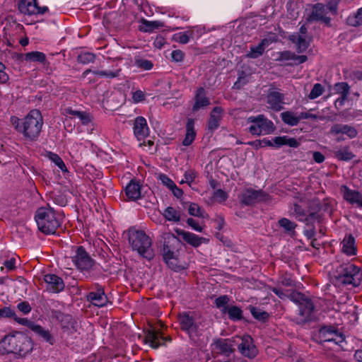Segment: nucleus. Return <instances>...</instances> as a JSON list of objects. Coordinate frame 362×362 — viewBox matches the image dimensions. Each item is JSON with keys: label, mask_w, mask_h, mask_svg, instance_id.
Masks as SVG:
<instances>
[{"label": "nucleus", "mask_w": 362, "mask_h": 362, "mask_svg": "<svg viewBox=\"0 0 362 362\" xmlns=\"http://www.w3.org/2000/svg\"><path fill=\"white\" fill-rule=\"evenodd\" d=\"M33 348L31 339L26 334L16 332L5 336L0 341V353L7 354H16L20 356H25Z\"/></svg>", "instance_id": "nucleus-1"}, {"label": "nucleus", "mask_w": 362, "mask_h": 362, "mask_svg": "<svg viewBox=\"0 0 362 362\" xmlns=\"http://www.w3.org/2000/svg\"><path fill=\"white\" fill-rule=\"evenodd\" d=\"M180 329L185 332L191 339L202 335L206 329V320L194 311L179 313L177 317Z\"/></svg>", "instance_id": "nucleus-2"}, {"label": "nucleus", "mask_w": 362, "mask_h": 362, "mask_svg": "<svg viewBox=\"0 0 362 362\" xmlns=\"http://www.w3.org/2000/svg\"><path fill=\"white\" fill-rule=\"evenodd\" d=\"M16 129L30 141H35L40 136L43 125V117L40 110L33 109L24 117L21 123L18 118Z\"/></svg>", "instance_id": "nucleus-3"}, {"label": "nucleus", "mask_w": 362, "mask_h": 362, "mask_svg": "<svg viewBox=\"0 0 362 362\" xmlns=\"http://www.w3.org/2000/svg\"><path fill=\"white\" fill-rule=\"evenodd\" d=\"M39 230L45 234H54L61 226L63 216L51 207L39 208L35 216Z\"/></svg>", "instance_id": "nucleus-4"}, {"label": "nucleus", "mask_w": 362, "mask_h": 362, "mask_svg": "<svg viewBox=\"0 0 362 362\" xmlns=\"http://www.w3.org/2000/svg\"><path fill=\"white\" fill-rule=\"evenodd\" d=\"M129 243L133 250L148 260L154 257L152 240L143 230L130 229L128 231Z\"/></svg>", "instance_id": "nucleus-5"}, {"label": "nucleus", "mask_w": 362, "mask_h": 362, "mask_svg": "<svg viewBox=\"0 0 362 362\" xmlns=\"http://www.w3.org/2000/svg\"><path fill=\"white\" fill-rule=\"evenodd\" d=\"M180 244L179 239L173 234L168 233L164 238L163 257L168 266L174 271H180L186 268L179 259L176 245Z\"/></svg>", "instance_id": "nucleus-6"}, {"label": "nucleus", "mask_w": 362, "mask_h": 362, "mask_svg": "<svg viewBox=\"0 0 362 362\" xmlns=\"http://www.w3.org/2000/svg\"><path fill=\"white\" fill-rule=\"evenodd\" d=\"M338 272V281L344 285L357 287L362 284V269L353 263L341 264Z\"/></svg>", "instance_id": "nucleus-7"}, {"label": "nucleus", "mask_w": 362, "mask_h": 362, "mask_svg": "<svg viewBox=\"0 0 362 362\" xmlns=\"http://www.w3.org/2000/svg\"><path fill=\"white\" fill-rule=\"evenodd\" d=\"M247 122L252 123L248 131L252 135L270 134L276 129L274 123L263 115L249 117Z\"/></svg>", "instance_id": "nucleus-8"}, {"label": "nucleus", "mask_w": 362, "mask_h": 362, "mask_svg": "<svg viewBox=\"0 0 362 362\" xmlns=\"http://www.w3.org/2000/svg\"><path fill=\"white\" fill-rule=\"evenodd\" d=\"M71 259L76 267L80 271H89L95 264V261L82 246L76 247Z\"/></svg>", "instance_id": "nucleus-9"}, {"label": "nucleus", "mask_w": 362, "mask_h": 362, "mask_svg": "<svg viewBox=\"0 0 362 362\" xmlns=\"http://www.w3.org/2000/svg\"><path fill=\"white\" fill-rule=\"evenodd\" d=\"M319 337L323 341H333L336 344H340L345 339L344 335L332 325L322 327L319 330Z\"/></svg>", "instance_id": "nucleus-10"}, {"label": "nucleus", "mask_w": 362, "mask_h": 362, "mask_svg": "<svg viewBox=\"0 0 362 362\" xmlns=\"http://www.w3.org/2000/svg\"><path fill=\"white\" fill-rule=\"evenodd\" d=\"M234 340L232 339L218 338L211 344V351L217 355L229 356L235 351Z\"/></svg>", "instance_id": "nucleus-11"}, {"label": "nucleus", "mask_w": 362, "mask_h": 362, "mask_svg": "<svg viewBox=\"0 0 362 362\" xmlns=\"http://www.w3.org/2000/svg\"><path fill=\"white\" fill-rule=\"evenodd\" d=\"M18 8L21 13L28 16L44 14L48 11L47 6L40 7L37 0H21Z\"/></svg>", "instance_id": "nucleus-12"}, {"label": "nucleus", "mask_w": 362, "mask_h": 362, "mask_svg": "<svg viewBox=\"0 0 362 362\" xmlns=\"http://www.w3.org/2000/svg\"><path fill=\"white\" fill-rule=\"evenodd\" d=\"M95 291H90L88 293L87 300L91 303L94 306L104 307L108 303V298L106 296L104 288L99 284H95Z\"/></svg>", "instance_id": "nucleus-13"}, {"label": "nucleus", "mask_w": 362, "mask_h": 362, "mask_svg": "<svg viewBox=\"0 0 362 362\" xmlns=\"http://www.w3.org/2000/svg\"><path fill=\"white\" fill-rule=\"evenodd\" d=\"M293 215L296 218L302 222H305L307 225L313 224L315 221H319L321 216L317 212H309L308 214L303 209L301 206L298 204H294L293 207Z\"/></svg>", "instance_id": "nucleus-14"}, {"label": "nucleus", "mask_w": 362, "mask_h": 362, "mask_svg": "<svg viewBox=\"0 0 362 362\" xmlns=\"http://www.w3.org/2000/svg\"><path fill=\"white\" fill-rule=\"evenodd\" d=\"M165 341H170L171 338L170 337H164L158 331L150 329L145 332L144 341L145 344H149L153 349H158L163 345Z\"/></svg>", "instance_id": "nucleus-15"}, {"label": "nucleus", "mask_w": 362, "mask_h": 362, "mask_svg": "<svg viewBox=\"0 0 362 362\" xmlns=\"http://www.w3.org/2000/svg\"><path fill=\"white\" fill-rule=\"evenodd\" d=\"M238 348L243 356L249 358H255L258 353L256 346L253 344V339L250 335H244L241 338V343Z\"/></svg>", "instance_id": "nucleus-16"}, {"label": "nucleus", "mask_w": 362, "mask_h": 362, "mask_svg": "<svg viewBox=\"0 0 362 362\" xmlns=\"http://www.w3.org/2000/svg\"><path fill=\"white\" fill-rule=\"evenodd\" d=\"M134 135L139 141L144 140L149 135V128L146 119L139 116L133 121Z\"/></svg>", "instance_id": "nucleus-17"}, {"label": "nucleus", "mask_w": 362, "mask_h": 362, "mask_svg": "<svg viewBox=\"0 0 362 362\" xmlns=\"http://www.w3.org/2000/svg\"><path fill=\"white\" fill-rule=\"evenodd\" d=\"M298 305L299 313L298 317L296 319V322L298 324H303L310 320L315 308L314 304L310 298H305V299Z\"/></svg>", "instance_id": "nucleus-18"}, {"label": "nucleus", "mask_w": 362, "mask_h": 362, "mask_svg": "<svg viewBox=\"0 0 362 362\" xmlns=\"http://www.w3.org/2000/svg\"><path fill=\"white\" fill-rule=\"evenodd\" d=\"M44 281L47 284V290L52 293H59L65 287L62 279L55 274H48L45 275Z\"/></svg>", "instance_id": "nucleus-19"}, {"label": "nucleus", "mask_w": 362, "mask_h": 362, "mask_svg": "<svg viewBox=\"0 0 362 362\" xmlns=\"http://www.w3.org/2000/svg\"><path fill=\"white\" fill-rule=\"evenodd\" d=\"M327 8L322 4H317L313 8L309 20L312 21H321L325 24L329 25L330 18L327 16Z\"/></svg>", "instance_id": "nucleus-20"}, {"label": "nucleus", "mask_w": 362, "mask_h": 362, "mask_svg": "<svg viewBox=\"0 0 362 362\" xmlns=\"http://www.w3.org/2000/svg\"><path fill=\"white\" fill-rule=\"evenodd\" d=\"M329 134L332 135H338L339 134H345L349 139H354L357 136L358 132L353 126L343 124H334L331 127Z\"/></svg>", "instance_id": "nucleus-21"}, {"label": "nucleus", "mask_w": 362, "mask_h": 362, "mask_svg": "<svg viewBox=\"0 0 362 362\" xmlns=\"http://www.w3.org/2000/svg\"><path fill=\"white\" fill-rule=\"evenodd\" d=\"M344 199L349 204H356L358 206L362 207V194L358 191L351 189L346 185H342L340 189Z\"/></svg>", "instance_id": "nucleus-22"}, {"label": "nucleus", "mask_w": 362, "mask_h": 362, "mask_svg": "<svg viewBox=\"0 0 362 362\" xmlns=\"http://www.w3.org/2000/svg\"><path fill=\"white\" fill-rule=\"evenodd\" d=\"M284 95L276 90H269L267 96V103L269 107L275 111H280L283 109Z\"/></svg>", "instance_id": "nucleus-23"}, {"label": "nucleus", "mask_w": 362, "mask_h": 362, "mask_svg": "<svg viewBox=\"0 0 362 362\" xmlns=\"http://www.w3.org/2000/svg\"><path fill=\"white\" fill-rule=\"evenodd\" d=\"M264 194L262 190L248 189L241 194V202L247 206L252 205L263 199Z\"/></svg>", "instance_id": "nucleus-24"}, {"label": "nucleus", "mask_w": 362, "mask_h": 362, "mask_svg": "<svg viewBox=\"0 0 362 362\" xmlns=\"http://www.w3.org/2000/svg\"><path fill=\"white\" fill-rule=\"evenodd\" d=\"M141 185L139 181L132 180L125 187V194L128 200L136 201L141 197Z\"/></svg>", "instance_id": "nucleus-25"}, {"label": "nucleus", "mask_w": 362, "mask_h": 362, "mask_svg": "<svg viewBox=\"0 0 362 362\" xmlns=\"http://www.w3.org/2000/svg\"><path fill=\"white\" fill-rule=\"evenodd\" d=\"M223 110L221 107H215L211 110L208 119V129L214 132L220 126V122L223 118Z\"/></svg>", "instance_id": "nucleus-26"}, {"label": "nucleus", "mask_w": 362, "mask_h": 362, "mask_svg": "<svg viewBox=\"0 0 362 362\" xmlns=\"http://www.w3.org/2000/svg\"><path fill=\"white\" fill-rule=\"evenodd\" d=\"M274 41V38L262 39L257 46L250 47V52L246 54V57L251 59L258 58L264 54L266 47Z\"/></svg>", "instance_id": "nucleus-27"}, {"label": "nucleus", "mask_w": 362, "mask_h": 362, "mask_svg": "<svg viewBox=\"0 0 362 362\" xmlns=\"http://www.w3.org/2000/svg\"><path fill=\"white\" fill-rule=\"evenodd\" d=\"M289 40L296 45L298 53L305 52L310 45V38L308 35L292 34L289 36Z\"/></svg>", "instance_id": "nucleus-28"}, {"label": "nucleus", "mask_w": 362, "mask_h": 362, "mask_svg": "<svg viewBox=\"0 0 362 362\" xmlns=\"http://www.w3.org/2000/svg\"><path fill=\"white\" fill-rule=\"evenodd\" d=\"M210 104L209 98L206 96L204 88H199L197 90L195 95V102L192 107V111L197 112L200 108L208 106Z\"/></svg>", "instance_id": "nucleus-29"}, {"label": "nucleus", "mask_w": 362, "mask_h": 362, "mask_svg": "<svg viewBox=\"0 0 362 362\" xmlns=\"http://www.w3.org/2000/svg\"><path fill=\"white\" fill-rule=\"evenodd\" d=\"M196 137V132L194 130V120L189 118L186 124V134L182 141L184 146H188L192 144Z\"/></svg>", "instance_id": "nucleus-30"}, {"label": "nucleus", "mask_w": 362, "mask_h": 362, "mask_svg": "<svg viewBox=\"0 0 362 362\" xmlns=\"http://www.w3.org/2000/svg\"><path fill=\"white\" fill-rule=\"evenodd\" d=\"M342 252L349 256L356 255L357 248L355 245V238L352 235L346 236L342 241Z\"/></svg>", "instance_id": "nucleus-31"}, {"label": "nucleus", "mask_w": 362, "mask_h": 362, "mask_svg": "<svg viewBox=\"0 0 362 362\" xmlns=\"http://www.w3.org/2000/svg\"><path fill=\"white\" fill-rule=\"evenodd\" d=\"M177 233L185 242L195 247L199 246L206 240L204 238L185 230L178 231Z\"/></svg>", "instance_id": "nucleus-32"}, {"label": "nucleus", "mask_w": 362, "mask_h": 362, "mask_svg": "<svg viewBox=\"0 0 362 362\" xmlns=\"http://www.w3.org/2000/svg\"><path fill=\"white\" fill-rule=\"evenodd\" d=\"M273 141L276 147L287 145L292 148H297L300 146V142L297 139L289 138L287 136H276L274 139Z\"/></svg>", "instance_id": "nucleus-33"}, {"label": "nucleus", "mask_w": 362, "mask_h": 362, "mask_svg": "<svg viewBox=\"0 0 362 362\" xmlns=\"http://www.w3.org/2000/svg\"><path fill=\"white\" fill-rule=\"evenodd\" d=\"M33 331L50 345H53L55 343V339L53 335L49 330L45 329L42 326L36 325L33 327Z\"/></svg>", "instance_id": "nucleus-34"}, {"label": "nucleus", "mask_w": 362, "mask_h": 362, "mask_svg": "<svg viewBox=\"0 0 362 362\" xmlns=\"http://www.w3.org/2000/svg\"><path fill=\"white\" fill-rule=\"evenodd\" d=\"M334 156L339 160L349 161L353 159L355 156L349 146H344L334 151Z\"/></svg>", "instance_id": "nucleus-35"}, {"label": "nucleus", "mask_w": 362, "mask_h": 362, "mask_svg": "<svg viewBox=\"0 0 362 362\" xmlns=\"http://www.w3.org/2000/svg\"><path fill=\"white\" fill-rule=\"evenodd\" d=\"M226 313L228 318L234 322L240 321L243 319V312L241 308L237 305H230L226 309Z\"/></svg>", "instance_id": "nucleus-36"}, {"label": "nucleus", "mask_w": 362, "mask_h": 362, "mask_svg": "<svg viewBox=\"0 0 362 362\" xmlns=\"http://www.w3.org/2000/svg\"><path fill=\"white\" fill-rule=\"evenodd\" d=\"M163 25L158 21H148L146 19H141L139 30L144 33H151L155 29L162 27Z\"/></svg>", "instance_id": "nucleus-37"}, {"label": "nucleus", "mask_w": 362, "mask_h": 362, "mask_svg": "<svg viewBox=\"0 0 362 362\" xmlns=\"http://www.w3.org/2000/svg\"><path fill=\"white\" fill-rule=\"evenodd\" d=\"M25 60L31 62H39L45 64L46 62V55L41 52H30L25 54Z\"/></svg>", "instance_id": "nucleus-38"}, {"label": "nucleus", "mask_w": 362, "mask_h": 362, "mask_svg": "<svg viewBox=\"0 0 362 362\" xmlns=\"http://www.w3.org/2000/svg\"><path fill=\"white\" fill-rule=\"evenodd\" d=\"M282 121L290 126H296L299 122V115L296 116L295 114L290 111H286L281 113Z\"/></svg>", "instance_id": "nucleus-39"}, {"label": "nucleus", "mask_w": 362, "mask_h": 362, "mask_svg": "<svg viewBox=\"0 0 362 362\" xmlns=\"http://www.w3.org/2000/svg\"><path fill=\"white\" fill-rule=\"evenodd\" d=\"M163 215L169 221L179 222L180 221V212L172 206L167 207Z\"/></svg>", "instance_id": "nucleus-40"}, {"label": "nucleus", "mask_w": 362, "mask_h": 362, "mask_svg": "<svg viewBox=\"0 0 362 362\" xmlns=\"http://www.w3.org/2000/svg\"><path fill=\"white\" fill-rule=\"evenodd\" d=\"M346 23L349 25L357 27L362 25V7L358 8L356 13L350 15L347 19Z\"/></svg>", "instance_id": "nucleus-41"}, {"label": "nucleus", "mask_w": 362, "mask_h": 362, "mask_svg": "<svg viewBox=\"0 0 362 362\" xmlns=\"http://www.w3.org/2000/svg\"><path fill=\"white\" fill-rule=\"evenodd\" d=\"M334 90L337 93L341 95L342 102L347 98L349 93L350 87L346 82L337 83L334 85Z\"/></svg>", "instance_id": "nucleus-42"}, {"label": "nucleus", "mask_w": 362, "mask_h": 362, "mask_svg": "<svg viewBox=\"0 0 362 362\" xmlns=\"http://www.w3.org/2000/svg\"><path fill=\"white\" fill-rule=\"evenodd\" d=\"M250 311L253 317L260 322H266L269 317V315L266 311L262 310L254 306H250Z\"/></svg>", "instance_id": "nucleus-43"}, {"label": "nucleus", "mask_w": 362, "mask_h": 362, "mask_svg": "<svg viewBox=\"0 0 362 362\" xmlns=\"http://www.w3.org/2000/svg\"><path fill=\"white\" fill-rule=\"evenodd\" d=\"M192 36L193 31L180 32L173 35V40L181 44H187Z\"/></svg>", "instance_id": "nucleus-44"}, {"label": "nucleus", "mask_w": 362, "mask_h": 362, "mask_svg": "<svg viewBox=\"0 0 362 362\" xmlns=\"http://www.w3.org/2000/svg\"><path fill=\"white\" fill-rule=\"evenodd\" d=\"M57 319L60 321L62 329H70L74 327V321L70 315L59 313Z\"/></svg>", "instance_id": "nucleus-45"}, {"label": "nucleus", "mask_w": 362, "mask_h": 362, "mask_svg": "<svg viewBox=\"0 0 362 362\" xmlns=\"http://www.w3.org/2000/svg\"><path fill=\"white\" fill-rule=\"evenodd\" d=\"M229 301V297L227 295H223L218 297L214 303L217 308L221 309L222 313H226V309L229 307L228 306Z\"/></svg>", "instance_id": "nucleus-46"}, {"label": "nucleus", "mask_w": 362, "mask_h": 362, "mask_svg": "<svg viewBox=\"0 0 362 362\" xmlns=\"http://www.w3.org/2000/svg\"><path fill=\"white\" fill-rule=\"evenodd\" d=\"M279 225L283 228L286 232H293L297 225L286 218H282L278 221Z\"/></svg>", "instance_id": "nucleus-47"}, {"label": "nucleus", "mask_w": 362, "mask_h": 362, "mask_svg": "<svg viewBox=\"0 0 362 362\" xmlns=\"http://www.w3.org/2000/svg\"><path fill=\"white\" fill-rule=\"evenodd\" d=\"M49 158L55 163V165L62 171H67L65 163L63 160L56 153L52 152H49L48 153Z\"/></svg>", "instance_id": "nucleus-48"}, {"label": "nucleus", "mask_w": 362, "mask_h": 362, "mask_svg": "<svg viewBox=\"0 0 362 362\" xmlns=\"http://www.w3.org/2000/svg\"><path fill=\"white\" fill-rule=\"evenodd\" d=\"M95 55L90 52H83L78 56L77 61L78 63L87 64L94 62Z\"/></svg>", "instance_id": "nucleus-49"}, {"label": "nucleus", "mask_w": 362, "mask_h": 362, "mask_svg": "<svg viewBox=\"0 0 362 362\" xmlns=\"http://www.w3.org/2000/svg\"><path fill=\"white\" fill-rule=\"evenodd\" d=\"M135 65L138 68L146 71L151 70L153 66V64L151 61L142 58L136 59Z\"/></svg>", "instance_id": "nucleus-50"}, {"label": "nucleus", "mask_w": 362, "mask_h": 362, "mask_svg": "<svg viewBox=\"0 0 362 362\" xmlns=\"http://www.w3.org/2000/svg\"><path fill=\"white\" fill-rule=\"evenodd\" d=\"M307 298L304 294L296 291H292L288 293V298L295 303L299 305Z\"/></svg>", "instance_id": "nucleus-51"}, {"label": "nucleus", "mask_w": 362, "mask_h": 362, "mask_svg": "<svg viewBox=\"0 0 362 362\" xmlns=\"http://www.w3.org/2000/svg\"><path fill=\"white\" fill-rule=\"evenodd\" d=\"M323 92H324L323 86L320 83H315L313 86V87L308 95V98L311 100L315 99V98H318L319 96H320L321 95H322Z\"/></svg>", "instance_id": "nucleus-52"}, {"label": "nucleus", "mask_w": 362, "mask_h": 362, "mask_svg": "<svg viewBox=\"0 0 362 362\" xmlns=\"http://www.w3.org/2000/svg\"><path fill=\"white\" fill-rule=\"evenodd\" d=\"M188 212L191 216L203 217L201 207L195 203H191L188 208Z\"/></svg>", "instance_id": "nucleus-53"}, {"label": "nucleus", "mask_w": 362, "mask_h": 362, "mask_svg": "<svg viewBox=\"0 0 362 362\" xmlns=\"http://www.w3.org/2000/svg\"><path fill=\"white\" fill-rule=\"evenodd\" d=\"M294 53L291 51H283L278 53V57L276 58V61L279 62H284L293 59V60Z\"/></svg>", "instance_id": "nucleus-54"}, {"label": "nucleus", "mask_w": 362, "mask_h": 362, "mask_svg": "<svg viewBox=\"0 0 362 362\" xmlns=\"http://www.w3.org/2000/svg\"><path fill=\"white\" fill-rule=\"evenodd\" d=\"M15 311L10 307H4L0 309V318H12L15 316Z\"/></svg>", "instance_id": "nucleus-55"}, {"label": "nucleus", "mask_w": 362, "mask_h": 362, "mask_svg": "<svg viewBox=\"0 0 362 362\" xmlns=\"http://www.w3.org/2000/svg\"><path fill=\"white\" fill-rule=\"evenodd\" d=\"M16 261L17 258L15 257H12L8 259H6L3 262V265L5 267L8 272H12L16 270Z\"/></svg>", "instance_id": "nucleus-56"}, {"label": "nucleus", "mask_w": 362, "mask_h": 362, "mask_svg": "<svg viewBox=\"0 0 362 362\" xmlns=\"http://www.w3.org/2000/svg\"><path fill=\"white\" fill-rule=\"evenodd\" d=\"M214 198L216 202L222 203L228 199V194L223 189H218L214 192Z\"/></svg>", "instance_id": "nucleus-57"}, {"label": "nucleus", "mask_w": 362, "mask_h": 362, "mask_svg": "<svg viewBox=\"0 0 362 362\" xmlns=\"http://www.w3.org/2000/svg\"><path fill=\"white\" fill-rule=\"evenodd\" d=\"M13 320L18 324L26 326L28 328L31 329L32 330H33V327L36 325L32 321L28 320L27 318L18 317L16 314L13 317Z\"/></svg>", "instance_id": "nucleus-58"}, {"label": "nucleus", "mask_w": 362, "mask_h": 362, "mask_svg": "<svg viewBox=\"0 0 362 362\" xmlns=\"http://www.w3.org/2000/svg\"><path fill=\"white\" fill-rule=\"evenodd\" d=\"M93 73L96 76H104L107 78H115L118 76V72L112 71H93Z\"/></svg>", "instance_id": "nucleus-59"}, {"label": "nucleus", "mask_w": 362, "mask_h": 362, "mask_svg": "<svg viewBox=\"0 0 362 362\" xmlns=\"http://www.w3.org/2000/svg\"><path fill=\"white\" fill-rule=\"evenodd\" d=\"M159 180L161 181L162 184L166 186L169 189L175 185V182L165 174H160L159 175Z\"/></svg>", "instance_id": "nucleus-60"}, {"label": "nucleus", "mask_w": 362, "mask_h": 362, "mask_svg": "<svg viewBox=\"0 0 362 362\" xmlns=\"http://www.w3.org/2000/svg\"><path fill=\"white\" fill-rule=\"evenodd\" d=\"M184 57L185 53L180 49L174 50L171 53L172 60L176 62H182L184 59Z\"/></svg>", "instance_id": "nucleus-61"}, {"label": "nucleus", "mask_w": 362, "mask_h": 362, "mask_svg": "<svg viewBox=\"0 0 362 362\" xmlns=\"http://www.w3.org/2000/svg\"><path fill=\"white\" fill-rule=\"evenodd\" d=\"M79 119L83 125H88L92 122V117L89 113L86 112H82L81 113H78Z\"/></svg>", "instance_id": "nucleus-62"}, {"label": "nucleus", "mask_w": 362, "mask_h": 362, "mask_svg": "<svg viewBox=\"0 0 362 362\" xmlns=\"http://www.w3.org/2000/svg\"><path fill=\"white\" fill-rule=\"evenodd\" d=\"M18 309L23 314H28L31 311V307L28 302L23 301L18 304Z\"/></svg>", "instance_id": "nucleus-63"}, {"label": "nucleus", "mask_w": 362, "mask_h": 362, "mask_svg": "<svg viewBox=\"0 0 362 362\" xmlns=\"http://www.w3.org/2000/svg\"><path fill=\"white\" fill-rule=\"evenodd\" d=\"M187 224L192 228L194 230L198 232H202L203 228L202 226H200L197 221L192 218H189L187 220Z\"/></svg>", "instance_id": "nucleus-64"}]
</instances>
